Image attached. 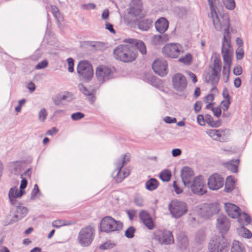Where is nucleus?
I'll return each instance as SVG.
<instances>
[{
  "mask_svg": "<svg viewBox=\"0 0 252 252\" xmlns=\"http://www.w3.org/2000/svg\"><path fill=\"white\" fill-rule=\"evenodd\" d=\"M210 16L212 19L215 29L218 31H223V39L221 48H230L231 46V35L229 32L230 27L229 19L228 16L218 15L217 11L210 12Z\"/></svg>",
  "mask_w": 252,
  "mask_h": 252,
  "instance_id": "f257e3e1",
  "label": "nucleus"
},
{
  "mask_svg": "<svg viewBox=\"0 0 252 252\" xmlns=\"http://www.w3.org/2000/svg\"><path fill=\"white\" fill-rule=\"evenodd\" d=\"M213 65L204 74L205 82L212 84L217 83L220 80V72L221 69V62L220 56L214 53L212 56Z\"/></svg>",
  "mask_w": 252,
  "mask_h": 252,
  "instance_id": "f03ea898",
  "label": "nucleus"
},
{
  "mask_svg": "<svg viewBox=\"0 0 252 252\" xmlns=\"http://www.w3.org/2000/svg\"><path fill=\"white\" fill-rule=\"evenodd\" d=\"M95 237V228L89 225L82 228L79 231L77 238L78 244L82 247L90 246Z\"/></svg>",
  "mask_w": 252,
  "mask_h": 252,
  "instance_id": "7ed1b4c3",
  "label": "nucleus"
},
{
  "mask_svg": "<svg viewBox=\"0 0 252 252\" xmlns=\"http://www.w3.org/2000/svg\"><path fill=\"white\" fill-rule=\"evenodd\" d=\"M129 154H125L117 159L115 163L116 169L113 171L112 175L118 182H122L129 175L130 170L128 168H126L123 171H121V169L129 162Z\"/></svg>",
  "mask_w": 252,
  "mask_h": 252,
  "instance_id": "20e7f679",
  "label": "nucleus"
},
{
  "mask_svg": "<svg viewBox=\"0 0 252 252\" xmlns=\"http://www.w3.org/2000/svg\"><path fill=\"white\" fill-rule=\"evenodd\" d=\"M221 54L224 62L222 70V78L223 81L225 82H227L229 79L232 57L233 55L232 48H221Z\"/></svg>",
  "mask_w": 252,
  "mask_h": 252,
  "instance_id": "39448f33",
  "label": "nucleus"
},
{
  "mask_svg": "<svg viewBox=\"0 0 252 252\" xmlns=\"http://www.w3.org/2000/svg\"><path fill=\"white\" fill-rule=\"evenodd\" d=\"M229 243L222 235L215 236L209 243V248L212 252H226L228 249Z\"/></svg>",
  "mask_w": 252,
  "mask_h": 252,
  "instance_id": "423d86ee",
  "label": "nucleus"
},
{
  "mask_svg": "<svg viewBox=\"0 0 252 252\" xmlns=\"http://www.w3.org/2000/svg\"><path fill=\"white\" fill-rule=\"evenodd\" d=\"M162 53L166 57L177 59L184 53V48L182 45L179 43H168L162 48Z\"/></svg>",
  "mask_w": 252,
  "mask_h": 252,
  "instance_id": "0eeeda50",
  "label": "nucleus"
},
{
  "mask_svg": "<svg viewBox=\"0 0 252 252\" xmlns=\"http://www.w3.org/2000/svg\"><path fill=\"white\" fill-rule=\"evenodd\" d=\"M77 72L80 78L89 81L94 75L92 65L88 61H81L78 64Z\"/></svg>",
  "mask_w": 252,
  "mask_h": 252,
  "instance_id": "6e6552de",
  "label": "nucleus"
},
{
  "mask_svg": "<svg viewBox=\"0 0 252 252\" xmlns=\"http://www.w3.org/2000/svg\"><path fill=\"white\" fill-rule=\"evenodd\" d=\"M123 227V224L120 221H116L111 217H105L102 219L100 223L101 230L105 232L114 231Z\"/></svg>",
  "mask_w": 252,
  "mask_h": 252,
  "instance_id": "1a4fd4ad",
  "label": "nucleus"
},
{
  "mask_svg": "<svg viewBox=\"0 0 252 252\" xmlns=\"http://www.w3.org/2000/svg\"><path fill=\"white\" fill-rule=\"evenodd\" d=\"M169 209L173 217L179 218L186 214L188 207L184 202L175 200L169 204Z\"/></svg>",
  "mask_w": 252,
  "mask_h": 252,
  "instance_id": "9d476101",
  "label": "nucleus"
},
{
  "mask_svg": "<svg viewBox=\"0 0 252 252\" xmlns=\"http://www.w3.org/2000/svg\"><path fill=\"white\" fill-rule=\"evenodd\" d=\"M190 187L192 192L196 194L202 195L207 192L205 181L202 176H198L193 179Z\"/></svg>",
  "mask_w": 252,
  "mask_h": 252,
  "instance_id": "9b49d317",
  "label": "nucleus"
},
{
  "mask_svg": "<svg viewBox=\"0 0 252 252\" xmlns=\"http://www.w3.org/2000/svg\"><path fill=\"white\" fill-rule=\"evenodd\" d=\"M153 238L162 245H169L174 242L173 236L169 231L158 230L153 234Z\"/></svg>",
  "mask_w": 252,
  "mask_h": 252,
  "instance_id": "f8f14e48",
  "label": "nucleus"
},
{
  "mask_svg": "<svg viewBox=\"0 0 252 252\" xmlns=\"http://www.w3.org/2000/svg\"><path fill=\"white\" fill-rule=\"evenodd\" d=\"M173 88L177 91L182 92L187 87V81L186 77L180 73L174 74L172 79Z\"/></svg>",
  "mask_w": 252,
  "mask_h": 252,
  "instance_id": "ddd939ff",
  "label": "nucleus"
},
{
  "mask_svg": "<svg viewBox=\"0 0 252 252\" xmlns=\"http://www.w3.org/2000/svg\"><path fill=\"white\" fill-rule=\"evenodd\" d=\"M167 63L162 59H156L152 64L154 72L160 76H164L168 73Z\"/></svg>",
  "mask_w": 252,
  "mask_h": 252,
  "instance_id": "4468645a",
  "label": "nucleus"
},
{
  "mask_svg": "<svg viewBox=\"0 0 252 252\" xmlns=\"http://www.w3.org/2000/svg\"><path fill=\"white\" fill-rule=\"evenodd\" d=\"M95 74L100 81L103 82L112 77L113 71L108 66L99 65L96 69Z\"/></svg>",
  "mask_w": 252,
  "mask_h": 252,
  "instance_id": "2eb2a0df",
  "label": "nucleus"
},
{
  "mask_svg": "<svg viewBox=\"0 0 252 252\" xmlns=\"http://www.w3.org/2000/svg\"><path fill=\"white\" fill-rule=\"evenodd\" d=\"M223 178L218 174L212 175L208 179V186L211 190H218L223 187Z\"/></svg>",
  "mask_w": 252,
  "mask_h": 252,
  "instance_id": "dca6fc26",
  "label": "nucleus"
},
{
  "mask_svg": "<svg viewBox=\"0 0 252 252\" xmlns=\"http://www.w3.org/2000/svg\"><path fill=\"white\" fill-rule=\"evenodd\" d=\"M181 177L184 185L187 187L190 185L195 178L193 170L188 167L183 168L181 171Z\"/></svg>",
  "mask_w": 252,
  "mask_h": 252,
  "instance_id": "f3484780",
  "label": "nucleus"
},
{
  "mask_svg": "<svg viewBox=\"0 0 252 252\" xmlns=\"http://www.w3.org/2000/svg\"><path fill=\"white\" fill-rule=\"evenodd\" d=\"M143 10L142 2L141 0H132L130 3L128 13L134 16L137 17L141 15Z\"/></svg>",
  "mask_w": 252,
  "mask_h": 252,
  "instance_id": "a211bd4d",
  "label": "nucleus"
},
{
  "mask_svg": "<svg viewBox=\"0 0 252 252\" xmlns=\"http://www.w3.org/2000/svg\"><path fill=\"white\" fill-rule=\"evenodd\" d=\"M217 228L221 233L227 232L230 227V222L228 219L223 215H220L217 219Z\"/></svg>",
  "mask_w": 252,
  "mask_h": 252,
  "instance_id": "6ab92c4d",
  "label": "nucleus"
},
{
  "mask_svg": "<svg viewBox=\"0 0 252 252\" xmlns=\"http://www.w3.org/2000/svg\"><path fill=\"white\" fill-rule=\"evenodd\" d=\"M225 210L227 215L233 219L237 218L240 215V209L235 204L230 203L224 204Z\"/></svg>",
  "mask_w": 252,
  "mask_h": 252,
  "instance_id": "aec40b11",
  "label": "nucleus"
},
{
  "mask_svg": "<svg viewBox=\"0 0 252 252\" xmlns=\"http://www.w3.org/2000/svg\"><path fill=\"white\" fill-rule=\"evenodd\" d=\"M24 193V190H19L16 187L11 188L9 191L8 196L11 204L16 206L17 199L20 198Z\"/></svg>",
  "mask_w": 252,
  "mask_h": 252,
  "instance_id": "412c9836",
  "label": "nucleus"
},
{
  "mask_svg": "<svg viewBox=\"0 0 252 252\" xmlns=\"http://www.w3.org/2000/svg\"><path fill=\"white\" fill-rule=\"evenodd\" d=\"M139 218L144 225L149 229L154 228L155 225L150 215L145 211H141L139 213Z\"/></svg>",
  "mask_w": 252,
  "mask_h": 252,
  "instance_id": "4be33fe9",
  "label": "nucleus"
},
{
  "mask_svg": "<svg viewBox=\"0 0 252 252\" xmlns=\"http://www.w3.org/2000/svg\"><path fill=\"white\" fill-rule=\"evenodd\" d=\"M139 218L144 225L149 229L154 228L155 225L150 215L145 211H141L139 213Z\"/></svg>",
  "mask_w": 252,
  "mask_h": 252,
  "instance_id": "5701e85b",
  "label": "nucleus"
},
{
  "mask_svg": "<svg viewBox=\"0 0 252 252\" xmlns=\"http://www.w3.org/2000/svg\"><path fill=\"white\" fill-rule=\"evenodd\" d=\"M139 218L144 225L149 229L154 228L155 225L150 215L145 211H141L139 213Z\"/></svg>",
  "mask_w": 252,
  "mask_h": 252,
  "instance_id": "b1692460",
  "label": "nucleus"
},
{
  "mask_svg": "<svg viewBox=\"0 0 252 252\" xmlns=\"http://www.w3.org/2000/svg\"><path fill=\"white\" fill-rule=\"evenodd\" d=\"M168 26V21L164 17L159 18L155 23L156 30L160 33H164L167 30Z\"/></svg>",
  "mask_w": 252,
  "mask_h": 252,
  "instance_id": "393cba45",
  "label": "nucleus"
},
{
  "mask_svg": "<svg viewBox=\"0 0 252 252\" xmlns=\"http://www.w3.org/2000/svg\"><path fill=\"white\" fill-rule=\"evenodd\" d=\"M125 42L131 44L132 46L133 45H134L142 55L146 54L147 52L146 46L142 41L132 38H128L125 39Z\"/></svg>",
  "mask_w": 252,
  "mask_h": 252,
  "instance_id": "a878e982",
  "label": "nucleus"
},
{
  "mask_svg": "<svg viewBox=\"0 0 252 252\" xmlns=\"http://www.w3.org/2000/svg\"><path fill=\"white\" fill-rule=\"evenodd\" d=\"M127 51L125 54H124L123 58H122V62H131L134 61L136 57L137 54L134 51V48L131 44L128 45L127 47Z\"/></svg>",
  "mask_w": 252,
  "mask_h": 252,
  "instance_id": "bb28decb",
  "label": "nucleus"
},
{
  "mask_svg": "<svg viewBox=\"0 0 252 252\" xmlns=\"http://www.w3.org/2000/svg\"><path fill=\"white\" fill-rule=\"evenodd\" d=\"M128 45H119L114 50V54L116 59L119 60L121 61H122V58H123L124 54L128 51L127 47Z\"/></svg>",
  "mask_w": 252,
  "mask_h": 252,
  "instance_id": "cd10ccee",
  "label": "nucleus"
},
{
  "mask_svg": "<svg viewBox=\"0 0 252 252\" xmlns=\"http://www.w3.org/2000/svg\"><path fill=\"white\" fill-rule=\"evenodd\" d=\"M169 40V36L167 34H157L152 37L151 41L155 45H158Z\"/></svg>",
  "mask_w": 252,
  "mask_h": 252,
  "instance_id": "c85d7f7f",
  "label": "nucleus"
},
{
  "mask_svg": "<svg viewBox=\"0 0 252 252\" xmlns=\"http://www.w3.org/2000/svg\"><path fill=\"white\" fill-rule=\"evenodd\" d=\"M28 210L25 207L18 206L16 209V214L14 216V221H17L19 219L24 218L28 213Z\"/></svg>",
  "mask_w": 252,
  "mask_h": 252,
  "instance_id": "c756f323",
  "label": "nucleus"
},
{
  "mask_svg": "<svg viewBox=\"0 0 252 252\" xmlns=\"http://www.w3.org/2000/svg\"><path fill=\"white\" fill-rule=\"evenodd\" d=\"M239 163L238 159L232 160L224 163V166L232 172L236 173L238 170V166Z\"/></svg>",
  "mask_w": 252,
  "mask_h": 252,
  "instance_id": "7c9ffc66",
  "label": "nucleus"
},
{
  "mask_svg": "<svg viewBox=\"0 0 252 252\" xmlns=\"http://www.w3.org/2000/svg\"><path fill=\"white\" fill-rule=\"evenodd\" d=\"M236 180L235 178L232 176H229L227 177L225 185V190L226 192L231 191L235 187Z\"/></svg>",
  "mask_w": 252,
  "mask_h": 252,
  "instance_id": "2f4dec72",
  "label": "nucleus"
},
{
  "mask_svg": "<svg viewBox=\"0 0 252 252\" xmlns=\"http://www.w3.org/2000/svg\"><path fill=\"white\" fill-rule=\"evenodd\" d=\"M153 22L151 19L141 20L138 23V28L141 30L147 31L151 28Z\"/></svg>",
  "mask_w": 252,
  "mask_h": 252,
  "instance_id": "473e14b6",
  "label": "nucleus"
},
{
  "mask_svg": "<svg viewBox=\"0 0 252 252\" xmlns=\"http://www.w3.org/2000/svg\"><path fill=\"white\" fill-rule=\"evenodd\" d=\"M238 217V221L241 225H248L251 222L250 216L245 213H240Z\"/></svg>",
  "mask_w": 252,
  "mask_h": 252,
  "instance_id": "72a5a7b5",
  "label": "nucleus"
},
{
  "mask_svg": "<svg viewBox=\"0 0 252 252\" xmlns=\"http://www.w3.org/2000/svg\"><path fill=\"white\" fill-rule=\"evenodd\" d=\"M230 132L229 130L227 129H220L219 133V138L218 141L221 142H225L228 140Z\"/></svg>",
  "mask_w": 252,
  "mask_h": 252,
  "instance_id": "f704fd0d",
  "label": "nucleus"
},
{
  "mask_svg": "<svg viewBox=\"0 0 252 252\" xmlns=\"http://www.w3.org/2000/svg\"><path fill=\"white\" fill-rule=\"evenodd\" d=\"M244 246L240 242L234 240L232 243L231 252H245Z\"/></svg>",
  "mask_w": 252,
  "mask_h": 252,
  "instance_id": "c9c22d12",
  "label": "nucleus"
},
{
  "mask_svg": "<svg viewBox=\"0 0 252 252\" xmlns=\"http://www.w3.org/2000/svg\"><path fill=\"white\" fill-rule=\"evenodd\" d=\"M145 186L146 188L148 190L152 191L158 188V184L156 179L152 178L146 183Z\"/></svg>",
  "mask_w": 252,
  "mask_h": 252,
  "instance_id": "e433bc0d",
  "label": "nucleus"
},
{
  "mask_svg": "<svg viewBox=\"0 0 252 252\" xmlns=\"http://www.w3.org/2000/svg\"><path fill=\"white\" fill-rule=\"evenodd\" d=\"M204 208L206 209V211L207 214L205 215V216L207 217H209L218 211V209H217V206L212 204H206L204 206Z\"/></svg>",
  "mask_w": 252,
  "mask_h": 252,
  "instance_id": "4c0bfd02",
  "label": "nucleus"
},
{
  "mask_svg": "<svg viewBox=\"0 0 252 252\" xmlns=\"http://www.w3.org/2000/svg\"><path fill=\"white\" fill-rule=\"evenodd\" d=\"M73 223L70 221H66L63 220H54L52 222V225L54 227L59 228L62 226L64 225H70L72 224Z\"/></svg>",
  "mask_w": 252,
  "mask_h": 252,
  "instance_id": "58836bf2",
  "label": "nucleus"
},
{
  "mask_svg": "<svg viewBox=\"0 0 252 252\" xmlns=\"http://www.w3.org/2000/svg\"><path fill=\"white\" fill-rule=\"evenodd\" d=\"M192 61V55L190 53L187 54L185 56L180 58L179 61L186 65H190Z\"/></svg>",
  "mask_w": 252,
  "mask_h": 252,
  "instance_id": "ea45409f",
  "label": "nucleus"
},
{
  "mask_svg": "<svg viewBox=\"0 0 252 252\" xmlns=\"http://www.w3.org/2000/svg\"><path fill=\"white\" fill-rule=\"evenodd\" d=\"M58 99L60 101L66 100L69 101L73 98V95L70 93H65L63 94H60L57 96Z\"/></svg>",
  "mask_w": 252,
  "mask_h": 252,
  "instance_id": "a19ab883",
  "label": "nucleus"
},
{
  "mask_svg": "<svg viewBox=\"0 0 252 252\" xmlns=\"http://www.w3.org/2000/svg\"><path fill=\"white\" fill-rule=\"evenodd\" d=\"M206 132L213 140L218 141L220 129H209L207 130Z\"/></svg>",
  "mask_w": 252,
  "mask_h": 252,
  "instance_id": "79ce46f5",
  "label": "nucleus"
},
{
  "mask_svg": "<svg viewBox=\"0 0 252 252\" xmlns=\"http://www.w3.org/2000/svg\"><path fill=\"white\" fill-rule=\"evenodd\" d=\"M171 176V172L168 170L163 171L160 174V178L164 182L170 181Z\"/></svg>",
  "mask_w": 252,
  "mask_h": 252,
  "instance_id": "37998d69",
  "label": "nucleus"
},
{
  "mask_svg": "<svg viewBox=\"0 0 252 252\" xmlns=\"http://www.w3.org/2000/svg\"><path fill=\"white\" fill-rule=\"evenodd\" d=\"M223 3L226 9L233 10L236 6L234 0H222Z\"/></svg>",
  "mask_w": 252,
  "mask_h": 252,
  "instance_id": "c03bdc74",
  "label": "nucleus"
},
{
  "mask_svg": "<svg viewBox=\"0 0 252 252\" xmlns=\"http://www.w3.org/2000/svg\"><path fill=\"white\" fill-rule=\"evenodd\" d=\"M239 234L242 235V236L244 238H251L252 237V234L251 232L248 229L241 227L239 230Z\"/></svg>",
  "mask_w": 252,
  "mask_h": 252,
  "instance_id": "a18cd8bd",
  "label": "nucleus"
},
{
  "mask_svg": "<svg viewBox=\"0 0 252 252\" xmlns=\"http://www.w3.org/2000/svg\"><path fill=\"white\" fill-rule=\"evenodd\" d=\"M176 14L179 18H183L185 17L188 14V10L184 7L178 8L176 10Z\"/></svg>",
  "mask_w": 252,
  "mask_h": 252,
  "instance_id": "49530a36",
  "label": "nucleus"
},
{
  "mask_svg": "<svg viewBox=\"0 0 252 252\" xmlns=\"http://www.w3.org/2000/svg\"><path fill=\"white\" fill-rule=\"evenodd\" d=\"M47 112L45 108H42L38 113V119L41 122H44L46 119Z\"/></svg>",
  "mask_w": 252,
  "mask_h": 252,
  "instance_id": "de8ad7c7",
  "label": "nucleus"
},
{
  "mask_svg": "<svg viewBox=\"0 0 252 252\" xmlns=\"http://www.w3.org/2000/svg\"><path fill=\"white\" fill-rule=\"evenodd\" d=\"M115 244L111 241H107L99 246V249L101 250H108L113 248Z\"/></svg>",
  "mask_w": 252,
  "mask_h": 252,
  "instance_id": "09e8293b",
  "label": "nucleus"
},
{
  "mask_svg": "<svg viewBox=\"0 0 252 252\" xmlns=\"http://www.w3.org/2000/svg\"><path fill=\"white\" fill-rule=\"evenodd\" d=\"M51 11L54 15L55 18L57 19V21H60V19L61 18V13L59 12V10L57 7L55 5H52L51 7Z\"/></svg>",
  "mask_w": 252,
  "mask_h": 252,
  "instance_id": "8fccbe9b",
  "label": "nucleus"
},
{
  "mask_svg": "<svg viewBox=\"0 0 252 252\" xmlns=\"http://www.w3.org/2000/svg\"><path fill=\"white\" fill-rule=\"evenodd\" d=\"M135 232V229L133 226L128 228L125 231V236L128 238H132L134 236V233Z\"/></svg>",
  "mask_w": 252,
  "mask_h": 252,
  "instance_id": "3c124183",
  "label": "nucleus"
},
{
  "mask_svg": "<svg viewBox=\"0 0 252 252\" xmlns=\"http://www.w3.org/2000/svg\"><path fill=\"white\" fill-rule=\"evenodd\" d=\"M218 0H208L210 12L217 11V3Z\"/></svg>",
  "mask_w": 252,
  "mask_h": 252,
  "instance_id": "603ef678",
  "label": "nucleus"
},
{
  "mask_svg": "<svg viewBox=\"0 0 252 252\" xmlns=\"http://www.w3.org/2000/svg\"><path fill=\"white\" fill-rule=\"evenodd\" d=\"M244 55V51L242 47H238L236 50V57L237 60H241Z\"/></svg>",
  "mask_w": 252,
  "mask_h": 252,
  "instance_id": "864d4df0",
  "label": "nucleus"
},
{
  "mask_svg": "<svg viewBox=\"0 0 252 252\" xmlns=\"http://www.w3.org/2000/svg\"><path fill=\"white\" fill-rule=\"evenodd\" d=\"M78 89L85 95H90L92 94V92L89 91L86 87H85L82 84H80L78 86Z\"/></svg>",
  "mask_w": 252,
  "mask_h": 252,
  "instance_id": "5fc2aeb1",
  "label": "nucleus"
},
{
  "mask_svg": "<svg viewBox=\"0 0 252 252\" xmlns=\"http://www.w3.org/2000/svg\"><path fill=\"white\" fill-rule=\"evenodd\" d=\"M39 193V189L38 186L35 184L34 186V188L32 192L31 198L32 200L35 199L38 196V194Z\"/></svg>",
  "mask_w": 252,
  "mask_h": 252,
  "instance_id": "6e6d98bb",
  "label": "nucleus"
},
{
  "mask_svg": "<svg viewBox=\"0 0 252 252\" xmlns=\"http://www.w3.org/2000/svg\"><path fill=\"white\" fill-rule=\"evenodd\" d=\"M84 117V115L81 112H76L73 113L71 116V119L74 121H77L82 119Z\"/></svg>",
  "mask_w": 252,
  "mask_h": 252,
  "instance_id": "4d7b16f0",
  "label": "nucleus"
},
{
  "mask_svg": "<svg viewBox=\"0 0 252 252\" xmlns=\"http://www.w3.org/2000/svg\"><path fill=\"white\" fill-rule=\"evenodd\" d=\"M134 202L138 206H142L143 204V197L141 195L137 194L134 197Z\"/></svg>",
  "mask_w": 252,
  "mask_h": 252,
  "instance_id": "13d9d810",
  "label": "nucleus"
},
{
  "mask_svg": "<svg viewBox=\"0 0 252 252\" xmlns=\"http://www.w3.org/2000/svg\"><path fill=\"white\" fill-rule=\"evenodd\" d=\"M230 103L229 99H224L221 103V106L223 111H227Z\"/></svg>",
  "mask_w": 252,
  "mask_h": 252,
  "instance_id": "bf43d9fd",
  "label": "nucleus"
},
{
  "mask_svg": "<svg viewBox=\"0 0 252 252\" xmlns=\"http://www.w3.org/2000/svg\"><path fill=\"white\" fill-rule=\"evenodd\" d=\"M68 63V70L70 72H72L74 71V61L72 58H68L67 60Z\"/></svg>",
  "mask_w": 252,
  "mask_h": 252,
  "instance_id": "052dcab7",
  "label": "nucleus"
},
{
  "mask_svg": "<svg viewBox=\"0 0 252 252\" xmlns=\"http://www.w3.org/2000/svg\"><path fill=\"white\" fill-rule=\"evenodd\" d=\"M48 65V62L46 61H43L40 63H39L36 65V69H40L42 68H44L47 66Z\"/></svg>",
  "mask_w": 252,
  "mask_h": 252,
  "instance_id": "680f3d73",
  "label": "nucleus"
},
{
  "mask_svg": "<svg viewBox=\"0 0 252 252\" xmlns=\"http://www.w3.org/2000/svg\"><path fill=\"white\" fill-rule=\"evenodd\" d=\"M214 99V96L213 94H209L204 97V102L206 103H210Z\"/></svg>",
  "mask_w": 252,
  "mask_h": 252,
  "instance_id": "e2e57ef3",
  "label": "nucleus"
},
{
  "mask_svg": "<svg viewBox=\"0 0 252 252\" xmlns=\"http://www.w3.org/2000/svg\"><path fill=\"white\" fill-rule=\"evenodd\" d=\"M233 73L236 75H240L242 73V68L241 66L237 65L234 67Z\"/></svg>",
  "mask_w": 252,
  "mask_h": 252,
  "instance_id": "0e129e2a",
  "label": "nucleus"
},
{
  "mask_svg": "<svg viewBox=\"0 0 252 252\" xmlns=\"http://www.w3.org/2000/svg\"><path fill=\"white\" fill-rule=\"evenodd\" d=\"M164 121L167 124L175 123L176 122V119L167 116L164 118Z\"/></svg>",
  "mask_w": 252,
  "mask_h": 252,
  "instance_id": "69168bd1",
  "label": "nucleus"
},
{
  "mask_svg": "<svg viewBox=\"0 0 252 252\" xmlns=\"http://www.w3.org/2000/svg\"><path fill=\"white\" fill-rule=\"evenodd\" d=\"M105 28L112 33L115 34L116 33L115 30L113 29V25L109 23L106 22L105 23Z\"/></svg>",
  "mask_w": 252,
  "mask_h": 252,
  "instance_id": "338daca9",
  "label": "nucleus"
},
{
  "mask_svg": "<svg viewBox=\"0 0 252 252\" xmlns=\"http://www.w3.org/2000/svg\"><path fill=\"white\" fill-rule=\"evenodd\" d=\"M212 111L217 117H219L221 115V109L219 107L214 108Z\"/></svg>",
  "mask_w": 252,
  "mask_h": 252,
  "instance_id": "774afa93",
  "label": "nucleus"
}]
</instances>
